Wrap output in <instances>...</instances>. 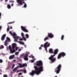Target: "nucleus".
Wrapping results in <instances>:
<instances>
[{"mask_svg": "<svg viewBox=\"0 0 77 77\" xmlns=\"http://www.w3.org/2000/svg\"><path fill=\"white\" fill-rule=\"evenodd\" d=\"M9 31V28H8L7 29V31Z\"/></svg>", "mask_w": 77, "mask_h": 77, "instance_id": "4c0bfd02", "label": "nucleus"}, {"mask_svg": "<svg viewBox=\"0 0 77 77\" xmlns=\"http://www.w3.org/2000/svg\"><path fill=\"white\" fill-rule=\"evenodd\" d=\"M59 50L58 49H56L54 51V54L53 55H51V56L49 57V59L51 61V63H54L55 62H56V57H55L54 58V57L55 56V55L56 54H57V53H58V51Z\"/></svg>", "mask_w": 77, "mask_h": 77, "instance_id": "f03ea898", "label": "nucleus"}, {"mask_svg": "<svg viewBox=\"0 0 77 77\" xmlns=\"http://www.w3.org/2000/svg\"><path fill=\"white\" fill-rule=\"evenodd\" d=\"M62 68V65L61 64H59L58 66L54 69V71L56 72L57 74H59L61 68Z\"/></svg>", "mask_w": 77, "mask_h": 77, "instance_id": "20e7f679", "label": "nucleus"}, {"mask_svg": "<svg viewBox=\"0 0 77 77\" xmlns=\"http://www.w3.org/2000/svg\"><path fill=\"white\" fill-rule=\"evenodd\" d=\"M26 46H27L26 45H24V47H26Z\"/></svg>", "mask_w": 77, "mask_h": 77, "instance_id": "4d7b16f0", "label": "nucleus"}, {"mask_svg": "<svg viewBox=\"0 0 77 77\" xmlns=\"http://www.w3.org/2000/svg\"><path fill=\"white\" fill-rule=\"evenodd\" d=\"M17 71V67L15 68L13 70V71L15 72V71Z\"/></svg>", "mask_w": 77, "mask_h": 77, "instance_id": "aec40b11", "label": "nucleus"}, {"mask_svg": "<svg viewBox=\"0 0 77 77\" xmlns=\"http://www.w3.org/2000/svg\"><path fill=\"white\" fill-rule=\"evenodd\" d=\"M34 61H35L34 60H31L32 63H33V62H34Z\"/></svg>", "mask_w": 77, "mask_h": 77, "instance_id": "ea45409f", "label": "nucleus"}, {"mask_svg": "<svg viewBox=\"0 0 77 77\" xmlns=\"http://www.w3.org/2000/svg\"><path fill=\"white\" fill-rule=\"evenodd\" d=\"M23 7L25 8H27V4H26V3H25L24 5H23Z\"/></svg>", "mask_w": 77, "mask_h": 77, "instance_id": "bb28decb", "label": "nucleus"}, {"mask_svg": "<svg viewBox=\"0 0 77 77\" xmlns=\"http://www.w3.org/2000/svg\"><path fill=\"white\" fill-rule=\"evenodd\" d=\"M49 52L50 53H53L54 54V52H53V49L50 48L49 50Z\"/></svg>", "mask_w": 77, "mask_h": 77, "instance_id": "dca6fc26", "label": "nucleus"}, {"mask_svg": "<svg viewBox=\"0 0 77 77\" xmlns=\"http://www.w3.org/2000/svg\"><path fill=\"white\" fill-rule=\"evenodd\" d=\"M18 54H19V52H16L15 53V54L16 56H17V55H18Z\"/></svg>", "mask_w": 77, "mask_h": 77, "instance_id": "cd10ccee", "label": "nucleus"}, {"mask_svg": "<svg viewBox=\"0 0 77 77\" xmlns=\"http://www.w3.org/2000/svg\"><path fill=\"white\" fill-rule=\"evenodd\" d=\"M43 45H41V47H43Z\"/></svg>", "mask_w": 77, "mask_h": 77, "instance_id": "a18cd8bd", "label": "nucleus"}, {"mask_svg": "<svg viewBox=\"0 0 77 77\" xmlns=\"http://www.w3.org/2000/svg\"><path fill=\"white\" fill-rule=\"evenodd\" d=\"M25 36L27 38H28L29 37V35H28V34H26Z\"/></svg>", "mask_w": 77, "mask_h": 77, "instance_id": "a878e982", "label": "nucleus"}, {"mask_svg": "<svg viewBox=\"0 0 77 77\" xmlns=\"http://www.w3.org/2000/svg\"><path fill=\"white\" fill-rule=\"evenodd\" d=\"M19 75H22V73H19Z\"/></svg>", "mask_w": 77, "mask_h": 77, "instance_id": "58836bf2", "label": "nucleus"}, {"mask_svg": "<svg viewBox=\"0 0 77 77\" xmlns=\"http://www.w3.org/2000/svg\"><path fill=\"white\" fill-rule=\"evenodd\" d=\"M19 40L20 41H23V38H20Z\"/></svg>", "mask_w": 77, "mask_h": 77, "instance_id": "79ce46f5", "label": "nucleus"}, {"mask_svg": "<svg viewBox=\"0 0 77 77\" xmlns=\"http://www.w3.org/2000/svg\"><path fill=\"white\" fill-rule=\"evenodd\" d=\"M0 71H1V72H2V69H0Z\"/></svg>", "mask_w": 77, "mask_h": 77, "instance_id": "13d9d810", "label": "nucleus"}, {"mask_svg": "<svg viewBox=\"0 0 77 77\" xmlns=\"http://www.w3.org/2000/svg\"><path fill=\"white\" fill-rule=\"evenodd\" d=\"M11 6H14V3L12 4H11Z\"/></svg>", "mask_w": 77, "mask_h": 77, "instance_id": "49530a36", "label": "nucleus"}, {"mask_svg": "<svg viewBox=\"0 0 77 77\" xmlns=\"http://www.w3.org/2000/svg\"><path fill=\"white\" fill-rule=\"evenodd\" d=\"M8 28H9V26L8 25Z\"/></svg>", "mask_w": 77, "mask_h": 77, "instance_id": "5fc2aeb1", "label": "nucleus"}, {"mask_svg": "<svg viewBox=\"0 0 77 77\" xmlns=\"http://www.w3.org/2000/svg\"><path fill=\"white\" fill-rule=\"evenodd\" d=\"M19 43H20V44H22L23 45H24V42H19Z\"/></svg>", "mask_w": 77, "mask_h": 77, "instance_id": "b1692460", "label": "nucleus"}, {"mask_svg": "<svg viewBox=\"0 0 77 77\" xmlns=\"http://www.w3.org/2000/svg\"><path fill=\"white\" fill-rule=\"evenodd\" d=\"M20 38V37H17V36L14 37V41H15V42H17V40H18V38Z\"/></svg>", "mask_w": 77, "mask_h": 77, "instance_id": "4468645a", "label": "nucleus"}, {"mask_svg": "<svg viewBox=\"0 0 77 77\" xmlns=\"http://www.w3.org/2000/svg\"><path fill=\"white\" fill-rule=\"evenodd\" d=\"M7 8L8 9H11V6L10 5H7Z\"/></svg>", "mask_w": 77, "mask_h": 77, "instance_id": "393cba45", "label": "nucleus"}, {"mask_svg": "<svg viewBox=\"0 0 77 77\" xmlns=\"http://www.w3.org/2000/svg\"><path fill=\"white\" fill-rule=\"evenodd\" d=\"M32 59H34V56H32Z\"/></svg>", "mask_w": 77, "mask_h": 77, "instance_id": "09e8293b", "label": "nucleus"}, {"mask_svg": "<svg viewBox=\"0 0 77 77\" xmlns=\"http://www.w3.org/2000/svg\"><path fill=\"white\" fill-rule=\"evenodd\" d=\"M5 37H6V34L3 35L1 38V40L2 41H3V40H5Z\"/></svg>", "mask_w": 77, "mask_h": 77, "instance_id": "2eb2a0df", "label": "nucleus"}, {"mask_svg": "<svg viewBox=\"0 0 77 77\" xmlns=\"http://www.w3.org/2000/svg\"><path fill=\"white\" fill-rule=\"evenodd\" d=\"M21 49H19L18 50V51H21Z\"/></svg>", "mask_w": 77, "mask_h": 77, "instance_id": "de8ad7c7", "label": "nucleus"}, {"mask_svg": "<svg viewBox=\"0 0 77 77\" xmlns=\"http://www.w3.org/2000/svg\"><path fill=\"white\" fill-rule=\"evenodd\" d=\"M10 2H11V3H14V1L12 0H11L10 1Z\"/></svg>", "mask_w": 77, "mask_h": 77, "instance_id": "2f4dec72", "label": "nucleus"}, {"mask_svg": "<svg viewBox=\"0 0 77 77\" xmlns=\"http://www.w3.org/2000/svg\"><path fill=\"white\" fill-rule=\"evenodd\" d=\"M4 48V46L3 45H1L0 46V50Z\"/></svg>", "mask_w": 77, "mask_h": 77, "instance_id": "412c9836", "label": "nucleus"}, {"mask_svg": "<svg viewBox=\"0 0 77 77\" xmlns=\"http://www.w3.org/2000/svg\"><path fill=\"white\" fill-rule=\"evenodd\" d=\"M45 51H47V48H45Z\"/></svg>", "mask_w": 77, "mask_h": 77, "instance_id": "c03bdc74", "label": "nucleus"}, {"mask_svg": "<svg viewBox=\"0 0 77 77\" xmlns=\"http://www.w3.org/2000/svg\"><path fill=\"white\" fill-rule=\"evenodd\" d=\"M28 54H27V53H26L25 54V56H24V60H28Z\"/></svg>", "mask_w": 77, "mask_h": 77, "instance_id": "9b49d317", "label": "nucleus"}, {"mask_svg": "<svg viewBox=\"0 0 77 77\" xmlns=\"http://www.w3.org/2000/svg\"><path fill=\"white\" fill-rule=\"evenodd\" d=\"M20 71H23V70L21 69L20 70H18L17 71V72H20Z\"/></svg>", "mask_w": 77, "mask_h": 77, "instance_id": "c756f323", "label": "nucleus"}, {"mask_svg": "<svg viewBox=\"0 0 77 77\" xmlns=\"http://www.w3.org/2000/svg\"><path fill=\"white\" fill-rule=\"evenodd\" d=\"M26 1V0H17V3H18L17 5L18 6H22L23 4V2H24V1Z\"/></svg>", "mask_w": 77, "mask_h": 77, "instance_id": "423d86ee", "label": "nucleus"}, {"mask_svg": "<svg viewBox=\"0 0 77 77\" xmlns=\"http://www.w3.org/2000/svg\"><path fill=\"white\" fill-rule=\"evenodd\" d=\"M48 38H53L54 37V35H53V34L52 33H48Z\"/></svg>", "mask_w": 77, "mask_h": 77, "instance_id": "9d476101", "label": "nucleus"}, {"mask_svg": "<svg viewBox=\"0 0 77 77\" xmlns=\"http://www.w3.org/2000/svg\"><path fill=\"white\" fill-rule=\"evenodd\" d=\"M24 4H25V2H22Z\"/></svg>", "mask_w": 77, "mask_h": 77, "instance_id": "864d4df0", "label": "nucleus"}, {"mask_svg": "<svg viewBox=\"0 0 77 77\" xmlns=\"http://www.w3.org/2000/svg\"><path fill=\"white\" fill-rule=\"evenodd\" d=\"M12 36H13V38L14 37H16V36L17 37V35L15 33H13V34H12Z\"/></svg>", "mask_w": 77, "mask_h": 77, "instance_id": "a211bd4d", "label": "nucleus"}, {"mask_svg": "<svg viewBox=\"0 0 77 77\" xmlns=\"http://www.w3.org/2000/svg\"><path fill=\"white\" fill-rule=\"evenodd\" d=\"M66 55V54L65 52H62L59 54L58 55V57H57V58L58 59H60L61 58V57H63L64 56H65Z\"/></svg>", "mask_w": 77, "mask_h": 77, "instance_id": "39448f33", "label": "nucleus"}, {"mask_svg": "<svg viewBox=\"0 0 77 77\" xmlns=\"http://www.w3.org/2000/svg\"><path fill=\"white\" fill-rule=\"evenodd\" d=\"M14 57H15V55H11L9 57V59H10V60H11V59H14Z\"/></svg>", "mask_w": 77, "mask_h": 77, "instance_id": "ddd939ff", "label": "nucleus"}, {"mask_svg": "<svg viewBox=\"0 0 77 77\" xmlns=\"http://www.w3.org/2000/svg\"><path fill=\"white\" fill-rule=\"evenodd\" d=\"M32 57V55H30L29 56V57L30 58H31V57Z\"/></svg>", "mask_w": 77, "mask_h": 77, "instance_id": "a19ab883", "label": "nucleus"}, {"mask_svg": "<svg viewBox=\"0 0 77 77\" xmlns=\"http://www.w3.org/2000/svg\"><path fill=\"white\" fill-rule=\"evenodd\" d=\"M15 51H17V50H18V47H15Z\"/></svg>", "mask_w": 77, "mask_h": 77, "instance_id": "c9c22d12", "label": "nucleus"}, {"mask_svg": "<svg viewBox=\"0 0 77 77\" xmlns=\"http://www.w3.org/2000/svg\"><path fill=\"white\" fill-rule=\"evenodd\" d=\"M14 23V21L11 22H9L8 23V24H12V23Z\"/></svg>", "mask_w": 77, "mask_h": 77, "instance_id": "473e14b6", "label": "nucleus"}, {"mask_svg": "<svg viewBox=\"0 0 77 77\" xmlns=\"http://www.w3.org/2000/svg\"><path fill=\"white\" fill-rule=\"evenodd\" d=\"M12 29V26H11L10 27V29Z\"/></svg>", "mask_w": 77, "mask_h": 77, "instance_id": "8fccbe9b", "label": "nucleus"}, {"mask_svg": "<svg viewBox=\"0 0 77 77\" xmlns=\"http://www.w3.org/2000/svg\"><path fill=\"white\" fill-rule=\"evenodd\" d=\"M8 0H5V2H8Z\"/></svg>", "mask_w": 77, "mask_h": 77, "instance_id": "6e6d98bb", "label": "nucleus"}, {"mask_svg": "<svg viewBox=\"0 0 77 77\" xmlns=\"http://www.w3.org/2000/svg\"><path fill=\"white\" fill-rule=\"evenodd\" d=\"M48 36H46V38H45L44 39V41L45 42H46L47 40H48Z\"/></svg>", "mask_w": 77, "mask_h": 77, "instance_id": "f3484780", "label": "nucleus"}, {"mask_svg": "<svg viewBox=\"0 0 77 77\" xmlns=\"http://www.w3.org/2000/svg\"><path fill=\"white\" fill-rule=\"evenodd\" d=\"M14 66H15V65L14 64H13L12 67H11V69H13Z\"/></svg>", "mask_w": 77, "mask_h": 77, "instance_id": "c85d7f7f", "label": "nucleus"}, {"mask_svg": "<svg viewBox=\"0 0 77 77\" xmlns=\"http://www.w3.org/2000/svg\"><path fill=\"white\" fill-rule=\"evenodd\" d=\"M23 72L25 73H27V71H26V70L25 69L23 71Z\"/></svg>", "mask_w": 77, "mask_h": 77, "instance_id": "7c9ffc66", "label": "nucleus"}, {"mask_svg": "<svg viewBox=\"0 0 77 77\" xmlns=\"http://www.w3.org/2000/svg\"><path fill=\"white\" fill-rule=\"evenodd\" d=\"M9 33H10V34H11V35H12L13 34H12V32L10 31Z\"/></svg>", "mask_w": 77, "mask_h": 77, "instance_id": "e433bc0d", "label": "nucleus"}, {"mask_svg": "<svg viewBox=\"0 0 77 77\" xmlns=\"http://www.w3.org/2000/svg\"><path fill=\"white\" fill-rule=\"evenodd\" d=\"M17 46V44L15 43H13L12 45V49L11 48V46L10 45L9 46V50L10 51V53L11 54L12 53H14L16 51L15 50V48Z\"/></svg>", "mask_w": 77, "mask_h": 77, "instance_id": "7ed1b4c3", "label": "nucleus"}, {"mask_svg": "<svg viewBox=\"0 0 77 77\" xmlns=\"http://www.w3.org/2000/svg\"><path fill=\"white\" fill-rule=\"evenodd\" d=\"M39 50H41V49H42V48H41V47H40L39 48Z\"/></svg>", "mask_w": 77, "mask_h": 77, "instance_id": "37998d69", "label": "nucleus"}, {"mask_svg": "<svg viewBox=\"0 0 77 77\" xmlns=\"http://www.w3.org/2000/svg\"><path fill=\"white\" fill-rule=\"evenodd\" d=\"M18 65H19L20 68H23V67H24V66H27V64H23L22 65L20 63H18Z\"/></svg>", "mask_w": 77, "mask_h": 77, "instance_id": "1a4fd4ad", "label": "nucleus"}, {"mask_svg": "<svg viewBox=\"0 0 77 77\" xmlns=\"http://www.w3.org/2000/svg\"><path fill=\"white\" fill-rule=\"evenodd\" d=\"M36 66H34V68L35 69V70H32V72L29 73V75L31 76H33L35 74L36 75H39V74H41V72L42 71H44V67H43V64L42 62L41 61H37V63H36Z\"/></svg>", "mask_w": 77, "mask_h": 77, "instance_id": "f257e3e1", "label": "nucleus"}, {"mask_svg": "<svg viewBox=\"0 0 77 77\" xmlns=\"http://www.w3.org/2000/svg\"><path fill=\"white\" fill-rule=\"evenodd\" d=\"M14 62H15L16 61V60H13Z\"/></svg>", "mask_w": 77, "mask_h": 77, "instance_id": "603ef678", "label": "nucleus"}, {"mask_svg": "<svg viewBox=\"0 0 77 77\" xmlns=\"http://www.w3.org/2000/svg\"><path fill=\"white\" fill-rule=\"evenodd\" d=\"M61 40H63V39H64V35H62L61 37Z\"/></svg>", "mask_w": 77, "mask_h": 77, "instance_id": "4be33fe9", "label": "nucleus"}, {"mask_svg": "<svg viewBox=\"0 0 77 77\" xmlns=\"http://www.w3.org/2000/svg\"><path fill=\"white\" fill-rule=\"evenodd\" d=\"M50 43H48V42H46L44 44V48H47L50 47Z\"/></svg>", "mask_w": 77, "mask_h": 77, "instance_id": "0eeeda50", "label": "nucleus"}, {"mask_svg": "<svg viewBox=\"0 0 77 77\" xmlns=\"http://www.w3.org/2000/svg\"><path fill=\"white\" fill-rule=\"evenodd\" d=\"M21 29H22V30L25 32H26L27 33L29 32V31L27 30V29L26 28L23 26H21Z\"/></svg>", "mask_w": 77, "mask_h": 77, "instance_id": "6e6552de", "label": "nucleus"}, {"mask_svg": "<svg viewBox=\"0 0 77 77\" xmlns=\"http://www.w3.org/2000/svg\"><path fill=\"white\" fill-rule=\"evenodd\" d=\"M21 35L23 40H24V41H26V38L24 37V33L23 32L21 33Z\"/></svg>", "mask_w": 77, "mask_h": 77, "instance_id": "f8f14e48", "label": "nucleus"}, {"mask_svg": "<svg viewBox=\"0 0 77 77\" xmlns=\"http://www.w3.org/2000/svg\"><path fill=\"white\" fill-rule=\"evenodd\" d=\"M2 26H0V30H1V29H2Z\"/></svg>", "mask_w": 77, "mask_h": 77, "instance_id": "3c124183", "label": "nucleus"}, {"mask_svg": "<svg viewBox=\"0 0 77 77\" xmlns=\"http://www.w3.org/2000/svg\"><path fill=\"white\" fill-rule=\"evenodd\" d=\"M7 40V42L11 41V39H10V38L8 37H7V40Z\"/></svg>", "mask_w": 77, "mask_h": 77, "instance_id": "5701e85b", "label": "nucleus"}, {"mask_svg": "<svg viewBox=\"0 0 77 77\" xmlns=\"http://www.w3.org/2000/svg\"><path fill=\"white\" fill-rule=\"evenodd\" d=\"M0 63H3V60L0 59Z\"/></svg>", "mask_w": 77, "mask_h": 77, "instance_id": "f704fd0d", "label": "nucleus"}, {"mask_svg": "<svg viewBox=\"0 0 77 77\" xmlns=\"http://www.w3.org/2000/svg\"><path fill=\"white\" fill-rule=\"evenodd\" d=\"M8 77V75H7L5 74V75H3V77Z\"/></svg>", "mask_w": 77, "mask_h": 77, "instance_id": "72a5a7b5", "label": "nucleus"}, {"mask_svg": "<svg viewBox=\"0 0 77 77\" xmlns=\"http://www.w3.org/2000/svg\"><path fill=\"white\" fill-rule=\"evenodd\" d=\"M5 45V46H7L8 45V41L7 40H6L5 41V44H4Z\"/></svg>", "mask_w": 77, "mask_h": 77, "instance_id": "6ab92c4d", "label": "nucleus"}]
</instances>
